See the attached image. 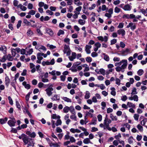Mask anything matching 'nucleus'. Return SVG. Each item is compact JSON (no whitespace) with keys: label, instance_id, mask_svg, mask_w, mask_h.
<instances>
[{"label":"nucleus","instance_id":"nucleus-1","mask_svg":"<svg viewBox=\"0 0 147 147\" xmlns=\"http://www.w3.org/2000/svg\"><path fill=\"white\" fill-rule=\"evenodd\" d=\"M63 52L64 53H66L67 56H69L71 54V51L68 45H65L64 47Z\"/></svg>","mask_w":147,"mask_h":147},{"label":"nucleus","instance_id":"nucleus-2","mask_svg":"<svg viewBox=\"0 0 147 147\" xmlns=\"http://www.w3.org/2000/svg\"><path fill=\"white\" fill-rule=\"evenodd\" d=\"M55 63V59H52L51 61H43L42 62V64L43 66L45 65H53Z\"/></svg>","mask_w":147,"mask_h":147},{"label":"nucleus","instance_id":"nucleus-3","mask_svg":"<svg viewBox=\"0 0 147 147\" xmlns=\"http://www.w3.org/2000/svg\"><path fill=\"white\" fill-rule=\"evenodd\" d=\"M53 90V89L52 88V86L51 85L49 87L46 89L45 91L46 92L47 94L49 96H50L52 94V91Z\"/></svg>","mask_w":147,"mask_h":147},{"label":"nucleus","instance_id":"nucleus-4","mask_svg":"<svg viewBox=\"0 0 147 147\" xmlns=\"http://www.w3.org/2000/svg\"><path fill=\"white\" fill-rule=\"evenodd\" d=\"M16 121L14 118H13L9 120L7 123L11 127L14 126L15 125Z\"/></svg>","mask_w":147,"mask_h":147},{"label":"nucleus","instance_id":"nucleus-5","mask_svg":"<svg viewBox=\"0 0 147 147\" xmlns=\"http://www.w3.org/2000/svg\"><path fill=\"white\" fill-rule=\"evenodd\" d=\"M29 140H32V138H29L28 136L25 134H24L22 140H23V142L25 143V144H28V143L29 142L28 141Z\"/></svg>","mask_w":147,"mask_h":147},{"label":"nucleus","instance_id":"nucleus-6","mask_svg":"<svg viewBox=\"0 0 147 147\" xmlns=\"http://www.w3.org/2000/svg\"><path fill=\"white\" fill-rule=\"evenodd\" d=\"M111 122V121L107 117V115H106L105 119L104 120V126L109 125V124Z\"/></svg>","mask_w":147,"mask_h":147},{"label":"nucleus","instance_id":"nucleus-7","mask_svg":"<svg viewBox=\"0 0 147 147\" xmlns=\"http://www.w3.org/2000/svg\"><path fill=\"white\" fill-rule=\"evenodd\" d=\"M130 27V29L132 30H134L136 28V25L133 22H131L129 23V24L127 26L126 28H128Z\"/></svg>","mask_w":147,"mask_h":147},{"label":"nucleus","instance_id":"nucleus-8","mask_svg":"<svg viewBox=\"0 0 147 147\" xmlns=\"http://www.w3.org/2000/svg\"><path fill=\"white\" fill-rule=\"evenodd\" d=\"M130 49L128 48H127L125 50L121 51V54L123 56H126L130 53Z\"/></svg>","mask_w":147,"mask_h":147},{"label":"nucleus","instance_id":"nucleus-9","mask_svg":"<svg viewBox=\"0 0 147 147\" xmlns=\"http://www.w3.org/2000/svg\"><path fill=\"white\" fill-rule=\"evenodd\" d=\"M97 38L99 40L101 41H104L105 42H107L108 39V37L106 36H105L103 37L102 36H99L97 37Z\"/></svg>","mask_w":147,"mask_h":147},{"label":"nucleus","instance_id":"nucleus-10","mask_svg":"<svg viewBox=\"0 0 147 147\" xmlns=\"http://www.w3.org/2000/svg\"><path fill=\"white\" fill-rule=\"evenodd\" d=\"M60 98L59 94H55L52 96L51 98L53 101H56L59 100Z\"/></svg>","mask_w":147,"mask_h":147},{"label":"nucleus","instance_id":"nucleus-11","mask_svg":"<svg viewBox=\"0 0 147 147\" xmlns=\"http://www.w3.org/2000/svg\"><path fill=\"white\" fill-rule=\"evenodd\" d=\"M131 8L132 6L129 4H127L124 6L123 9L125 11H130Z\"/></svg>","mask_w":147,"mask_h":147},{"label":"nucleus","instance_id":"nucleus-12","mask_svg":"<svg viewBox=\"0 0 147 147\" xmlns=\"http://www.w3.org/2000/svg\"><path fill=\"white\" fill-rule=\"evenodd\" d=\"M26 134L28 135L30 137L32 138H34L36 136V134L35 132H31L30 131H28L26 132Z\"/></svg>","mask_w":147,"mask_h":147},{"label":"nucleus","instance_id":"nucleus-13","mask_svg":"<svg viewBox=\"0 0 147 147\" xmlns=\"http://www.w3.org/2000/svg\"><path fill=\"white\" fill-rule=\"evenodd\" d=\"M92 46L91 45H86L85 46V51L88 54H90L91 53L90 49L91 48Z\"/></svg>","mask_w":147,"mask_h":147},{"label":"nucleus","instance_id":"nucleus-14","mask_svg":"<svg viewBox=\"0 0 147 147\" xmlns=\"http://www.w3.org/2000/svg\"><path fill=\"white\" fill-rule=\"evenodd\" d=\"M76 53L75 52H72L71 55L68 57L69 60L71 61H73L74 59H76Z\"/></svg>","mask_w":147,"mask_h":147},{"label":"nucleus","instance_id":"nucleus-15","mask_svg":"<svg viewBox=\"0 0 147 147\" xmlns=\"http://www.w3.org/2000/svg\"><path fill=\"white\" fill-rule=\"evenodd\" d=\"M117 33L118 34H121L122 36H123L125 34V32L124 30L121 29L117 30Z\"/></svg>","mask_w":147,"mask_h":147},{"label":"nucleus","instance_id":"nucleus-16","mask_svg":"<svg viewBox=\"0 0 147 147\" xmlns=\"http://www.w3.org/2000/svg\"><path fill=\"white\" fill-rule=\"evenodd\" d=\"M128 99L130 100H134V101H138V97L137 95H135L133 96H131L128 97Z\"/></svg>","mask_w":147,"mask_h":147},{"label":"nucleus","instance_id":"nucleus-17","mask_svg":"<svg viewBox=\"0 0 147 147\" xmlns=\"http://www.w3.org/2000/svg\"><path fill=\"white\" fill-rule=\"evenodd\" d=\"M23 22L27 26H31V27H34V26H36V25H31L30 22L28 21L26 18L24 19Z\"/></svg>","mask_w":147,"mask_h":147},{"label":"nucleus","instance_id":"nucleus-18","mask_svg":"<svg viewBox=\"0 0 147 147\" xmlns=\"http://www.w3.org/2000/svg\"><path fill=\"white\" fill-rule=\"evenodd\" d=\"M10 80L8 76H6L5 79V84L8 87L10 83Z\"/></svg>","mask_w":147,"mask_h":147},{"label":"nucleus","instance_id":"nucleus-19","mask_svg":"<svg viewBox=\"0 0 147 147\" xmlns=\"http://www.w3.org/2000/svg\"><path fill=\"white\" fill-rule=\"evenodd\" d=\"M125 61H123V63H124L120 67L122 69H124L126 67L127 63V60L125 59Z\"/></svg>","mask_w":147,"mask_h":147},{"label":"nucleus","instance_id":"nucleus-20","mask_svg":"<svg viewBox=\"0 0 147 147\" xmlns=\"http://www.w3.org/2000/svg\"><path fill=\"white\" fill-rule=\"evenodd\" d=\"M7 120V118L6 117H5L4 119H0V123L1 124H3L5 123Z\"/></svg>","mask_w":147,"mask_h":147},{"label":"nucleus","instance_id":"nucleus-21","mask_svg":"<svg viewBox=\"0 0 147 147\" xmlns=\"http://www.w3.org/2000/svg\"><path fill=\"white\" fill-rule=\"evenodd\" d=\"M18 8H20L23 11H25L26 9L27 8L22 5V4H20L18 6Z\"/></svg>","mask_w":147,"mask_h":147},{"label":"nucleus","instance_id":"nucleus-22","mask_svg":"<svg viewBox=\"0 0 147 147\" xmlns=\"http://www.w3.org/2000/svg\"><path fill=\"white\" fill-rule=\"evenodd\" d=\"M70 131L72 133H75V132L79 133L81 132V131L79 129H75L73 128L70 129Z\"/></svg>","mask_w":147,"mask_h":147},{"label":"nucleus","instance_id":"nucleus-23","mask_svg":"<svg viewBox=\"0 0 147 147\" xmlns=\"http://www.w3.org/2000/svg\"><path fill=\"white\" fill-rule=\"evenodd\" d=\"M26 34L28 36H31L33 35V33L30 29H29L27 30Z\"/></svg>","mask_w":147,"mask_h":147},{"label":"nucleus","instance_id":"nucleus-24","mask_svg":"<svg viewBox=\"0 0 147 147\" xmlns=\"http://www.w3.org/2000/svg\"><path fill=\"white\" fill-rule=\"evenodd\" d=\"M62 99L64 100L65 101L68 102H71V100L67 97H62Z\"/></svg>","mask_w":147,"mask_h":147},{"label":"nucleus","instance_id":"nucleus-25","mask_svg":"<svg viewBox=\"0 0 147 147\" xmlns=\"http://www.w3.org/2000/svg\"><path fill=\"white\" fill-rule=\"evenodd\" d=\"M0 51H2L4 54L6 53L7 49L5 47L3 46L0 47Z\"/></svg>","mask_w":147,"mask_h":147},{"label":"nucleus","instance_id":"nucleus-26","mask_svg":"<svg viewBox=\"0 0 147 147\" xmlns=\"http://www.w3.org/2000/svg\"><path fill=\"white\" fill-rule=\"evenodd\" d=\"M6 58L9 61H12L13 59V57L11 56L10 54H9L7 55L6 56Z\"/></svg>","mask_w":147,"mask_h":147},{"label":"nucleus","instance_id":"nucleus-27","mask_svg":"<svg viewBox=\"0 0 147 147\" xmlns=\"http://www.w3.org/2000/svg\"><path fill=\"white\" fill-rule=\"evenodd\" d=\"M69 111L73 114H76V112L75 111V109L73 106H71L70 107Z\"/></svg>","mask_w":147,"mask_h":147},{"label":"nucleus","instance_id":"nucleus-28","mask_svg":"<svg viewBox=\"0 0 147 147\" xmlns=\"http://www.w3.org/2000/svg\"><path fill=\"white\" fill-rule=\"evenodd\" d=\"M110 117L113 121H117V117L116 116H114L112 113L110 114Z\"/></svg>","mask_w":147,"mask_h":147},{"label":"nucleus","instance_id":"nucleus-29","mask_svg":"<svg viewBox=\"0 0 147 147\" xmlns=\"http://www.w3.org/2000/svg\"><path fill=\"white\" fill-rule=\"evenodd\" d=\"M46 32L48 34L51 36H52L53 35V32L51 29H47L46 30Z\"/></svg>","mask_w":147,"mask_h":147},{"label":"nucleus","instance_id":"nucleus-30","mask_svg":"<svg viewBox=\"0 0 147 147\" xmlns=\"http://www.w3.org/2000/svg\"><path fill=\"white\" fill-rule=\"evenodd\" d=\"M51 118L54 119H59L60 117L59 115L57 116L56 114H53L51 116Z\"/></svg>","mask_w":147,"mask_h":147},{"label":"nucleus","instance_id":"nucleus-31","mask_svg":"<svg viewBox=\"0 0 147 147\" xmlns=\"http://www.w3.org/2000/svg\"><path fill=\"white\" fill-rule=\"evenodd\" d=\"M42 53H38L37 54V58L38 59L42 60L43 59V57H42Z\"/></svg>","mask_w":147,"mask_h":147},{"label":"nucleus","instance_id":"nucleus-32","mask_svg":"<svg viewBox=\"0 0 147 147\" xmlns=\"http://www.w3.org/2000/svg\"><path fill=\"white\" fill-rule=\"evenodd\" d=\"M127 105L129 107H132L133 108H135V105L134 104H133L132 103L130 102H128L127 103Z\"/></svg>","mask_w":147,"mask_h":147},{"label":"nucleus","instance_id":"nucleus-33","mask_svg":"<svg viewBox=\"0 0 147 147\" xmlns=\"http://www.w3.org/2000/svg\"><path fill=\"white\" fill-rule=\"evenodd\" d=\"M90 94L89 92L88 91H86V94L84 96V98L85 99H88L90 97Z\"/></svg>","mask_w":147,"mask_h":147},{"label":"nucleus","instance_id":"nucleus-34","mask_svg":"<svg viewBox=\"0 0 147 147\" xmlns=\"http://www.w3.org/2000/svg\"><path fill=\"white\" fill-rule=\"evenodd\" d=\"M69 110L70 108L67 106H65L63 109V112L65 113H68Z\"/></svg>","mask_w":147,"mask_h":147},{"label":"nucleus","instance_id":"nucleus-35","mask_svg":"<svg viewBox=\"0 0 147 147\" xmlns=\"http://www.w3.org/2000/svg\"><path fill=\"white\" fill-rule=\"evenodd\" d=\"M137 74L139 76H141L144 73V71L142 69H140L137 71Z\"/></svg>","mask_w":147,"mask_h":147},{"label":"nucleus","instance_id":"nucleus-36","mask_svg":"<svg viewBox=\"0 0 147 147\" xmlns=\"http://www.w3.org/2000/svg\"><path fill=\"white\" fill-rule=\"evenodd\" d=\"M147 121V119L146 118L143 119V120L141 121V124L143 125L144 126L145 125V124L146 123Z\"/></svg>","mask_w":147,"mask_h":147},{"label":"nucleus","instance_id":"nucleus-37","mask_svg":"<svg viewBox=\"0 0 147 147\" xmlns=\"http://www.w3.org/2000/svg\"><path fill=\"white\" fill-rule=\"evenodd\" d=\"M74 12L75 13V14L73 15L72 17L74 19H76L78 18V15L80 14V13H77L75 11H74Z\"/></svg>","mask_w":147,"mask_h":147},{"label":"nucleus","instance_id":"nucleus-38","mask_svg":"<svg viewBox=\"0 0 147 147\" xmlns=\"http://www.w3.org/2000/svg\"><path fill=\"white\" fill-rule=\"evenodd\" d=\"M137 93L138 92L136 91V88H133L132 89L131 94V95H133L134 94H137Z\"/></svg>","mask_w":147,"mask_h":147},{"label":"nucleus","instance_id":"nucleus-39","mask_svg":"<svg viewBox=\"0 0 147 147\" xmlns=\"http://www.w3.org/2000/svg\"><path fill=\"white\" fill-rule=\"evenodd\" d=\"M111 90H112L111 92V94L114 96H115L116 94V92L115 91V88L114 87L111 88Z\"/></svg>","mask_w":147,"mask_h":147},{"label":"nucleus","instance_id":"nucleus-40","mask_svg":"<svg viewBox=\"0 0 147 147\" xmlns=\"http://www.w3.org/2000/svg\"><path fill=\"white\" fill-rule=\"evenodd\" d=\"M90 140L89 138H86L83 141V142L85 144H88L89 143H90Z\"/></svg>","mask_w":147,"mask_h":147},{"label":"nucleus","instance_id":"nucleus-41","mask_svg":"<svg viewBox=\"0 0 147 147\" xmlns=\"http://www.w3.org/2000/svg\"><path fill=\"white\" fill-rule=\"evenodd\" d=\"M64 33L65 32L63 30H59V31L57 33V35L58 36H59L61 35L64 34Z\"/></svg>","mask_w":147,"mask_h":147},{"label":"nucleus","instance_id":"nucleus-42","mask_svg":"<svg viewBox=\"0 0 147 147\" xmlns=\"http://www.w3.org/2000/svg\"><path fill=\"white\" fill-rule=\"evenodd\" d=\"M133 138L132 136L130 137L128 139V142L129 144H131L133 142Z\"/></svg>","mask_w":147,"mask_h":147},{"label":"nucleus","instance_id":"nucleus-43","mask_svg":"<svg viewBox=\"0 0 147 147\" xmlns=\"http://www.w3.org/2000/svg\"><path fill=\"white\" fill-rule=\"evenodd\" d=\"M41 78L42 79V81L43 82L45 83L49 81V80L48 79L44 78L43 76H41Z\"/></svg>","mask_w":147,"mask_h":147},{"label":"nucleus","instance_id":"nucleus-44","mask_svg":"<svg viewBox=\"0 0 147 147\" xmlns=\"http://www.w3.org/2000/svg\"><path fill=\"white\" fill-rule=\"evenodd\" d=\"M96 117H93L92 120V122L90 123V124L95 125L96 124Z\"/></svg>","mask_w":147,"mask_h":147},{"label":"nucleus","instance_id":"nucleus-45","mask_svg":"<svg viewBox=\"0 0 147 147\" xmlns=\"http://www.w3.org/2000/svg\"><path fill=\"white\" fill-rule=\"evenodd\" d=\"M74 3L78 5H82V2H80V0H74Z\"/></svg>","mask_w":147,"mask_h":147},{"label":"nucleus","instance_id":"nucleus-46","mask_svg":"<svg viewBox=\"0 0 147 147\" xmlns=\"http://www.w3.org/2000/svg\"><path fill=\"white\" fill-rule=\"evenodd\" d=\"M137 128L140 131L142 132L143 131V127L140 124H138L137 126Z\"/></svg>","mask_w":147,"mask_h":147},{"label":"nucleus","instance_id":"nucleus-47","mask_svg":"<svg viewBox=\"0 0 147 147\" xmlns=\"http://www.w3.org/2000/svg\"><path fill=\"white\" fill-rule=\"evenodd\" d=\"M126 61L125 59H123L121 61L118 63H115V66H117L118 65H121L122 63H123V61Z\"/></svg>","mask_w":147,"mask_h":147},{"label":"nucleus","instance_id":"nucleus-48","mask_svg":"<svg viewBox=\"0 0 147 147\" xmlns=\"http://www.w3.org/2000/svg\"><path fill=\"white\" fill-rule=\"evenodd\" d=\"M61 123H62V122H61V120H60V119H58L57 120V121H56V123H55V124L56 126H58L59 125H61Z\"/></svg>","mask_w":147,"mask_h":147},{"label":"nucleus","instance_id":"nucleus-49","mask_svg":"<svg viewBox=\"0 0 147 147\" xmlns=\"http://www.w3.org/2000/svg\"><path fill=\"white\" fill-rule=\"evenodd\" d=\"M6 59V57L5 55H4L3 56L1 59H0V61L2 62H5Z\"/></svg>","mask_w":147,"mask_h":147},{"label":"nucleus","instance_id":"nucleus-50","mask_svg":"<svg viewBox=\"0 0 147 147\" xmlns=\"http://www.w3.org/2000/svg\"><path fill=\"white\" fill-rule=\"evenodd\" d=\"M101 105L102 106V110H104L106 107V103L103 101L101 103Z\"/></svg>","mask_w":147,"mask_h":147},{"label":"nucleus","instance_id":"nucleus-51","mask_svg":"<svg viewBox=\"0 0 147 147\" xmlns=\"http://www.w3.org/2000/svg\"><path fill=\"white\" fill-rule=\"evenodd\" d=\"M78 22L81 25H84L85 23V21L83 20L80 19L78 20Z\"/></svg>","mask_w":147,"mask_h":147},{"label":"nucleus","instance_id":"nucleus-52","mask_svg":"<svg viewBox=\"0 0 147 147\" xmlns=\"http://www.w3.org/2000/svg\"><path fill=\"white\" fill-rule=\"evenodd\" d=\"M70 118L74 120L75 121H77V117L75 114L71 115L70 117Z\"/></svg>","mask_w":147,"mask_h":147},{"label":"nucleus","instance_id":"nucleus-53","mask_svg":"<svg viewBox=\"0 0 147 147\" xmlns=\"http://www.w3.org/2000/svg\"><path fill=\"white\" fill-rule=\"evenodd\" d=\"M104 59L107 61H108L109 60V56L107 55H106L105 54H104Z\"/></svg>","mask_w":147,"mask_h":147},{"label":"nucleus","instance_id":"nucleus-54","mask_svg":"<svg viewBox=\"0 0 147 147\" xmlns=\"http://www.w3.org/2000/svg\"><path fill=\"white\" fill-rule=\"evenodd\" d=\"M11 54L13 57H15L16 55V52L15 51V49H13L11 50Z\"/></svg>","mask_w":147,"mask_h":147},{"label":"nucleus","instance_id":"nucleus-55","mask_svg":"<svg viewBox=\"0 0 147 147\" xmlns=\"http://www.w3.org/2000/svg\"><path fill=\"white\" fill-rule=\"evenodd\" d=\"M114 11L116 13H118L120 11L121 9L120 8L117 7H116L114 9Z\"/></svg>","mask_w":147,"mask_h":147},{"label":"nucleus","instance_id":"nucleus-56","mask_svg":"<svg viewBox=\"0 0 147 147\" xmlns=\"http://www.w3.org/2000/svg\"><path fill=\"white\" fill-rule=\"evenodd\" d=\"M121 137V136L120 133H119L118 135L115 136V138L117 140H118L119 138Z\"/></svg>","mask_w":147,"mask_h":147},{"label":"nucleus","instance_id":"nucleus-57","mask_svg":"<svg viewBox=\"0 0 147 147\" xmlns=\"http://www.w3.org/2000/svg\"><path fill=\"white\" fill-rule=\"evenodd\" d=\"M86 61L88 63L91 62L92 61V59L90 57H87L86 58Z\"/></svg>","mask_w":147,"mask_h":147},{"label":"nucleus","instance_id":"nucleus-58","mask_svg":"<svg viewBox=\"0 0 147 147\" xmlns=\"http://www.w3.org/2000/svg\"><path fill=\"white\" fill-rule=\"evenodd\" d=\"M116 84L118 85L119 86L120 85L121 83H120V80L118 78H116Z\"/></svg>","mask_w":147,"mask_h":147},{"label":"nucleus","instance_id":"nucleus-59","mask_svg":"<svg viewBox=\"0 0 147 147\" xmlns=\"http://www.w3.org/2000/svg\"><path fill=\"white\" fill-rule=\"evenodd\" d=\"M36 11L34 10H32L29 11L28 13V14H30L31 15H33L35 14Z\"/></svg>","mask_w":147,"mask_h":147},{"label":"nucleus","instance_id":"nucleus-60","mask_svg":"<svg viewBox=\"0 0 147 147\" xmlns=\"http://www.w3.org/2000/svg\"><path fill=\"white\" fill-rule=\"evenodd\" d=\"M99 71L101 74L103 75H105V69L102 68L100 69Z\"/></svg>","mask_w":147,"mask_h":147},{"label":"nucleus","instance_id":"nucleus-61","mask_svg":"<svg viewBox=\"0 0 147 147\" xmlns=\"http://www.w3.org/2000/svg\"><path fill=\"white\" fill-rule=\"evenodd\" d=\"M40 66L39 65H37L36 66V71L39 73L41 71V69L40 68Z\"/></svg>","mask_w":147,"mask_h":147},{"label":"nucleus","instance_id":"nucleus-62","mask_svg":"<svg viewBox=\"0 0 147 147\" xmlns=\"http://www.w3.org/2000/svg\"><path fill=\"white\" fill-rule=\"evenodd\" d=\"M8 99L9 101V103L11 105H12L13 104V101L11 98V97L10 96H9L8 97Z\"/></svg>","mask_w":147,"mask_h":147},{"label":"nucleus","instance_id":"nucleus-63","mask_svg":"<svg viewBox=\"0 0 147 147\" xmlns=\"http://www.w3.org/2000/svg\"><path fill=\"white\" fill-rule=\"evenodd\" d=\"M70 141L71 143L74 142H76V140L72 136H70Z\"/></svg>","mask_w":147,"mask_h":147},{"label":"nucleus","instance_id":"nucleus-64","mask_svg":"<svg viewBox=\"0 0 147 147\" xmlns=\"http://www.w3.org/2000/svg\"><path fill=\"white\" fill-rule=\"evenodd\" d=\"M127 99V97L126 95H124L121 97V100L123 101H125Z\"/></svg>","mask_w":147,"mask_h":147}]
</instances>
